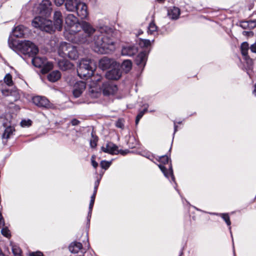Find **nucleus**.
I'll return each mask as SVG.
<instances>
[{"label":"nucleus","instance_id":"obj_1","mask_svg":"<svg viewBox=\"0 0 256 256\" xmlns=\"http://www.w3.org/2000/svg\"><path fill=\"white\" fill-rule=\"evenodd\" d=\"M112 30L108 26H97L95 28L89 22L82 21L78 32L74 35V42L84 44L93 42L94 50L99 54H108L115 49L112 38Z\"/></svg>","mask_w":256,"mask_h":256},{"label":"nucleus","instance_id":"obj_2","mask_svg":"<svg viewBox=\"0 0 256 256\" xmlns=\"http://www.w3.org/2000/svg\"><path fill=\"white\" fill-rule=\"evenodd\" d=\"M62 16L60 11H56L54 13V25L52 20L40 16L35 17L32 22V24L34 27L38 28L42 31L50 34L54 32L56 30L60 31L62 29Z\"/></svg>","mask_w":256,"mask_h":256},{"label":"nucleus","instance_id":"obj_3","mask_svg":"<svg viewBox=\"0 0 256 256\" xmlns=\"http://www.w3.org/2000/svg\"><path fill=\"white\" fill-rule=\"evenodd\" d=\"M8 42L11 48L16 49L22 54L24 60L27 63L30 62L28 58L34 57L38 52V47L29 40L18 41L9 38Z\"/></svg>","mask_w":256,"mask_h":256},{"label":"nucleus","instance_id":"obj_4","mask_svg":"<svg viewBox=\"0 0 256 256\" xmlns=\"http://www.w3.org/2000/svg\"><path fill=\"white\" fill-rule=\"evenodd\" d=\"M92 64L93 62L91 60L82 59L77 68L78 74L80 78L85 79L90 78L94 73Z\"/></svg>","mask_w":256,"mask_h":256},{"label":"nucleus","instance_id":"obj_5","mask_svg":"<svg viewBox=\"0 0 256 256\" xmlns=\"http://www.w3.org/2000/svg\"><path fill=\"white\" fill-rule=\"evenodd\" d=\"M58 52L60 56L68 57L72 60H76L78 57V52L76 48L66 42H62L60 44Z\"/></svg>","mask_w":256,"mask_h":256},{"label":"nucleus","instance_id":"obj_6","mask_svg":"<svg viewBox=\"0 0 256 256\" xmlns=\"http://www.w3.org/2000/svg\"><path fill=\"white\" fill-rule=\"evenodd\" d=\"M170 158L166 155L162 156L159 158V161L161 162L158 165L159 168L164 174V176L168 178H171V180L173 181L176 186L177 184L175 182V178L173 173L172 164L171 161L169 163Z\"/></svg>","mask_w":256,"mask_h":256},{"label":"nucleus","instance_id":"obj_7","mask_svg":"<svg viewBox=\"0 0 256 256\" xmlns=\"http://www.w3.org/2000/svg\"><path fill=\"white\" fill-rule=\"evenodd\" d=\"M10 122L5 116H0V127L2 126L4 128V132L2 134L3 143L6 144L7 140L14 134L15 128L10 125Z\"/></svg>","mask_w":256,"mask_h":256},{"label":"nucleus","instance_id":"obj_8","mask_svg":"<svg viewBox=\"0 0 256 256\" xmlns=\"http://www.w3.org/2000/svg\"><path fill=\"white\" fill-rule=\"evenodd\" d=\"M30 61L34 66L41 68V72L43 74L48 73L53 68L52 64L48 62L44 57L40 58L35 56L31 58Z\"/></svg>","mask_w":256,"mask_h":256},{"label":"nucleus","instance_id":"obj_9","mask_svg":"<svg viewBox=\"0 0 256 256\" xmlns=\"http://www.w3.org/2000/svg\"><path fill=\"white\" fill-rule=\"evenodd\" d=\"M65 22L68 28H70L71 33L76 34L78 32V28L80 24L78 18L73 14H68L65 18Z\"/></svg>","mask_w":256,"mask_h":256},{"label":"nucleus","instance_id":"obj_10","mask_svg":"<svg viewBox=\"0 0 256 256\" xmlns=\"http://www.w3.org/2000/svg\"><path fill=\"white\" fill-rule=\"evenodd\" d=\"M32 102L37 106L46 109L54 108V106L45 96H34Z\"/></svg>","mask_w":256,"mask_h":256},{"label":"nucleus","instance_id":"obj_11","mask_svg":"<svg viewBox=\"0 0 256 256\" xmlns=\"http://www.w3.org/2000/svg\"><path fill=\"white\" fill-rule=\"evenodd\" d=\"M102 94L105 96L114 94L118 90L117 86L112 82L106 81L103 82L100 88Z\"/></svg>","mask_w":256,"mask_h":256},{"label":"nucleus","instance_id":"obj_12","mask_svg":"<svg viewBox=\"0 0 256 256\" xmlns=\"http://www.w3.org/2000/svg\"><path fill=\"white\" fill-rule=\"evenodd\" d=\"M101 150L106 153H108L112 155L117 154L119 153L124 155L126 154L122 150H119L118 146L112 142H108L105 146H102Z\"/></svg>","mask_w":256,"mask_h":256},{"label":"nucleus","instance_id":"obj_13","mask_svg":"<svg viewBox=\"0 0 256 256\" xmlns=\"http://www.w3.org/2000/svg\"><path fill=\"white\" fill-rule=\"evenodd\" d=\"M38 9L41 15L46 18L48 16L52 10V4L50 0H43L40 4Z\"/></svg>","mask_w":256,"mask_h":256},{"label":"nucleus","instance_id":"obj_14","mask_svg":"<svg viewBox=\"0 0 256 256\" xmlns=\"http://www.w3.org/2000/svg\"><path fill=\"white\" fill-rule=\"evenodd\" d=\"M138 47L134 44H126L122 46V56H132L138 52Z\"/></svg>","mask_w":256,"mask_h":256},{"label":"nucleus","instance_id":"obj_15","mask_svg":"<svg viewBox=\"0 0 256 256\" xmlns=\"http://www.w3.org/2000/svg\"><path fill=\"white\" fill-rule=\"evenodd\" d=\"M76 7L75 12H76L78 16L81 19L86 18L88 14L86 4L80 1Z\"/></svg>","mask_w":256,"mask_h":256},{"label":"nucleus","instance_id":"obj_16","mask_svg":"<svg viewBox=\"0 0 256 256\" xmlns=\"http://www.w3.org/2000/svg\"><path fill=\"white\" fill-rule=\"evenodd\" d=\"M69 250L72 253L78 254L76 256H84V254L86 252L82 248V244L76 242L70 244L69 246Z\"/></svg>","mask_w":256,"mask_h":256},{"label":"nucleus","instance_id":"obj_17","mask_svg":"<svg viewBox=\"0 0 256 256\" xmlns=\"http://www.w3.org/2000/svg\"><path fill=\"white\" fill-rule=\"evenodd\" d=\"M148 54L146 52H141L136 56L135 59L136 64L139 66L140 68L142 70L145 66L147 60Z\"/></svg>","mask_w":256,"mask_h":256},{"label":"nucleus","instance_id":"obj_18","mask_svg":"<svg viewBox=\"0 0 256 256\" xmlns=\"http://www.w3.org/2000/svg\"><path fill=\"white\" fill-rule=\"evenodd\" d=\"M86 83L82 81H79L75 83L72 90L74 98H78L86 88Z\"/></svg>","mask_w":256,"mask_h":256},{"label":"nucleus","instance_id":"obj_19","mask_svg":"<svg viewBox=\"0 0 256 256\" xmlns=\"http://www.w3.org/2000/svg\"><path fill=\"white\" fill-rule=\"evenodd\" d=\"M115 62L113 59L104 57L99 62V66L102 70H106L113 66Z\"/></svg>","mask_w":256,"mask_h":256},{"label":"nucleus","instance_id":"obj_20","mask_svg":"<svg viewBox=\"0 0 256 256\" xmlns=\"http://www.w3.org/2000/svg\"><path fill=\"white\" fill-rule=\"evenodd\" d=\"M122 76V72L119 68H114L108 71L106 77L108 80H117Z\"/></svg>","mask_w":256,"mask_h":256},{"label":"nucleus","instance_id":"obj_21","mask_svg":"<svg viewBox=\"0 0 256 256\" xmlns=\"http://www.w3.org/2000/svg\"><path fill=\"white\" fill-rule=\"evenodd\" d=\"M180 14V9L176 6L170 8L168 10V16L172 20H178L179 18Z\"/></svg>","mask_w":256,"mask_h":256},{"label":"nucleus","instance_id":"obj_22","mask_svg":"<svg viewBox=\"0 0 256 256\" xmlns=\"http://www.w3.org/2000/svg\"><path fill=\"white\" fill-rule=\"evenodd\" d=\"M79 0H66L64 3L66 10L70 12H75Z\"/></svg>","mask_w":256,"mask_h":256},{"label":"nucleus","instance_id":"obj_23","mask_svg":"<svg viewBox=\"0 0 256 256\" xmlns=\"http://www.w3.org/2000/svg\"><path fill=\"white\" fill-rule=\"evenodd\" d=\"M26 28L22 25H19L12 30V34L16 38H22L26 32Z\"/></svg>","mask_w":256,"mask_h":256},{"label":"nucleus","instance_id":"obj_24","mask_svg":"<svg viewBox=\"0 0 256 256\" xmlns=\"http://www.w3.org/2000/svg\"><path fill=\"white\" fill-rule=\"evenodd\" d=\"M58 66L60 68L65 71L72 68L73 64L68 60L66 59H62L58 60Z\"/></svg>","mask_w":256,"mask_h":256},{"label":"nucleus","instance_id":"obj_25","mask_svg":"<svg viewBox=\"0 0 256 256\" xmlns=\"http://www.w3.org/2000/svg\"><path fill=\"white\" fill-rule=\"evenodd\" d=\"M244 58L246 64V73L250 77L251 71L253 68L254 60L249 56H244Z\"/></svg>","mask_w":256,"mask_h":256},{"label":"nucleus","instance_id":"obj_26","mask_svg":"<svg viewBox=\"0 0 256 256\" xmlns=\"http://www.w3.org/2000/svg\"><path fill=\"white\" fill-rule=\"evenodd\" d=\"M213 215L218 216H220L223 220L226 222V225L228 226V229L230 231L231 236H232V233L231 231V222L230 220V218L228 213H212Z\"/></svg>","mask_w":256,"mask_h":256},{"label":"nucleus","instance_id":"obj_27","mask_svg":"<svg viewBox=\"0 0 256 256\" xmlns=\"http://www.w3.org/2000/svg\"><path fill=\"white\" fill-rule=\"evenodd\" d=\"M60 77V72L58 70H54L48 74V79L49 81L54 82L58 80Z\"/></svg>","mask_w":256,"mask_h":256},{"label":"nucleus","instance_id":"obj_28","mask_svg":"<svg viewBox=\"0 0 256 256\" xmlns=\"http://www.w3.org/2000/svg\"><path fill=\"white\" fill-rule=\"evenodd\" d=\"M240 26L244 29L254 28L256 26V20L242 22Z\"/></svg>","mask_w":256,"mask_h":256},{"label":"nucleus","instance_id":"obj_29","mask_svg":"<svg viewBox=\"0 0 256 256\" xmlns=\"http://www.w3.org/2000/svg\"><path fill=\"white\" fill-rule=\"evenodd\" d=\"M132 68V62L130 60H126L123 61L121 64V68L125 72H129Z\"/></svg>","mask_w":256,"mask_h":256},{"label":"nucleus","instance_id":"obj_30","mask_svg":"<svg viewBox=\"0 0 256 256\" xmlns=\"http://www.w3.org/2000/svg\"><path fill=\"white\" fill-rule=\"evenodd\" d=\"M250 50V46L248 42H243L240 46V51L243 56H248V51Z\"/></svg>","mask_w":256,"mask_h":256},{"label":"nucleus","instance_id":"obj_31","mask_svg":"<svg viewBox=\"0 0 256 256\" xmlns=\"http://www.w3.org/2000/svg\"><path fill=\"white\" fill-rule=\"evenodd\" d=\"M144 108L142 110H140L136 119V124L137 125L140 118L143 116L144 114L148 111V104H144Z\"/></svg>","mask_w":256,"mask_h":256},{"label":"nucleus","instance_id":"obj_32","mask_svg":"<svg viewBox=\"0 0 256 256\" xmlns=\"http://www.w3.org/2000/svg\"><path fill=\"white\" fill-rule=\"evenodd\" d=\"M140 46L143 48H148L151 44V42L149 40L140 39L138 42Z\"/></svg>","mask_w":256,"mask_h":256},{"label":"nucleus","instance_id":"obj_33","mask_svg":"<svg viewBox=\"0 0 256 256\" xmlns=\"http://www.w3.org/2000/svg\"><path fill=\"white\" fill-rule=\"evenodd\" d=\"M4 82L8 86H12L13 84L12 76L10 74H6L4 78Z\"/></svg>","mask_w":256,"mask_h":256},{"label":"nucleus","instance_id":"obj_34","mask_svg":"<svg viewBox=\"0 0 256 256\" xmlns=\"http://www.w3.org/2000/svg\"><path fill=\"white\" fill-rule=\"evenodd\" d=\"M92 139L90 140V146L92 148H94L96 146L98 138L94 136L92 133Z\"/></svg>","mask_w":256,"mask_h":256},{"label":"nucleus","instance_id":"obj_35","mask_svg":"<svg viewBox=\"0 0 256 256\" xmlns=\"http://www.w3.org/2000/svg\"><path fill=\"white\" fill-rule=\"evenodd\" d=\"M12 251L14 254L15 256H22L21 253L22 250L20 248H19V246H14L12 248Z\"/></svg>","mask_w":256,"mask_h":256},{"label":"nucleus","instance_id":"obj_36","mask_svg":"<svg viewBox=\"0 0 256 256\" xmlns=\"http://www.w3.org/2000/svg\"><path fill=\"white\" fill-rule=\"evenodd\" d=\"M156 30L157 26L153 22H150L148 28V32L150 34H152L154 32H156Z\"/></svg>","mask_w":256,"mask_h":256},{"label":"nucleus","instance_id":"obj_37","mask_svg":"<svg viewBox=\"0 0 256 256\" xmlns=\"http://www.w3.org/2000/svg\"><path fill=\"white\" fill-rule=\"evenodd\" d=\"M111 164H112V161L108 162V161L104 160L101 161V162L100 163V166L102 167V168L106 170L110 166Z\"/></svg>","mask_w":256,"mask_h":256},{"label":"nucleus","instance_id":"obj_38","mask_svg":"<svg viewBox=\"0 0 256 256\" xmlns=\"http://www.w3.org/2000/svg\"><path fill=\"white\" fill-rule=\"evenodd\" d=\"M1 233L6 238H8L10 236V231L7 227L2 228L1 230Z\"/></svg>","mask_w":256,"mask_h":256},{"label":"nucleus","instance_id":"obj_39","mask_svg":"<svg viewBox=\"0 0 256 256\" xmlns=\"http://www.w3.org/2000/svg\"><path fill=\"white\" fill-rule=\"evenodd\" d=\"M116 126L120 128H124V120L122 118L118 119L116 123Z\"/></svg>","mask_w":256,"mask_h":256},{"label":"nucleus","instance_id":"obj_40","mask_svg":"<svg viewBox=\"0 0 256 256\" xmlns=\"http://www.w3.org/2000/svg\"><path fill=\"white\" fill-rule=\"evenodd\" d=\"M32 124V121L30 120H23L20 122V125L22 127L29 126Z\"/></svg>","mask_w":256,"mask_h":256},{"label":"nucleus","instance_id":"obj_41","mask_svg":"<svg viewBox=\"0 0 256 256\" xmlns=\"http://www.w3.org/2000/svg\"><path fill=\"white\" fill-rule=\"evenodd\" d=\"M91 162L93 167L96 168L98 166V163L96 162L95 156L94 155L92 156L91 158Z\"/></svg>","mask_w":256,"mask_h":256},{"label":"nucleus","instance_id":"obj_42","mask_svg":"<svg viewBox=\"0 0 256 256\" xmlns=\"http://www.w3.org/2000/svg\"><path fill=\"white\" fill-rule=\"evenodd\" d=\"M100 179H98L94 182V193L97 192L98 188L99 186L100 183Z\"/></svg>","mask_w":256,"mask_h":256},{"label":"nucleus","instance_id":"obj_43","mask_svg":"<svg viewBox=\"0 0 256 256\" xmlns=\"http://www.w3.org/2000/svg\"><path fill=\"white\" fill-rule=\"evenodd\" d=\"M66 0H54V2L56 6H60L64 2L65 3Z\"/></svg>","mask_w":256,"mask_h":256},{"label":"nucleus","instance_id":"obj_44","mask_svg":"<svg viewBox=\"0 0 256 256\" xmlns=\"http://www.w3.org/2000/svg\"><path fill=\"white\" fill-rule=\"evenodd\" d=\"M72 126H77L80 123V121L77 119L74 118L70 122Z\"/></svg>","mask_w":256,"mask_h":256},{"label":"nucleus","instance_id":"obj_45","mask_svg":"<svg viewBox=\"0 0 256 256\" xmlns=\"http://www.w3.org/2000/svg\"><path fill=\"white\" fill-rule=\"evenodd\" d=\"M30 256H44V254L40 252H36L31 253Z\"/></svg>","mask_w":256,"mask_h":256},{"label":"nucleus","instance_id":"obj_46","mask_svg":"<svg viewBox=\"0 0 256 256\" xmlns=\"http://www.w3.org/2000/svg\"><path fill=\"white\" fill-rule=\"evenodd\" d=\"M250 50L254 53H256V42L250 46Z\"/></svg>","mask_w":256,"mask_h":256},{"label":"nucleus","instance_id":"obj_47","mask_svg":"<svg viewBox=\"0 0 256 256\" xmlns=\"http://www.w3.org/2000/svg\"><path fill=\"white\" fill-rule=\"evenodd\" d=\"M2 92L4 96H8L10 92L8 90L6 89H3L2 90Z\"/></svg>","mask_w":256,"mask_h":256},{"label":"nucleus","instance_id":"obj_48","mask_svg":"<svg viewBox=\"0 0 256 256\" xmlns=\"http://www.w3.org/2000/svg\"><path fill=\"white\" fill-rule=\"evenodd\" d=\"M92 211L88 210V216H87L88 224H90V218L92 216Z\"/></svg>","mask_w":256,"mask_h":256},{"label":"nucleus","instance_id":"obj_49","mask_svg":"<svg viewBox=\"0 0 256 256\" xmlns=\"http://www.w3.org/2000/svg\"><path fill=\"white\" fill-rule=\"evenodd\" d=\"M4 224V220L2 216V213L0 212V228L1 227L2 225Z\"/></svg>","mask_w":256,"mask_h":256},{"label":"nucleus","instance_id":"obj_50","mask_svg":"<svg viewBox=\"0 0 256 256\" xmlns=\"http://www.w3.org/2000/svg\"><path fill=\"white\" fill-rule=\"evenodd\" d=\"M178 126L176 124V122H174V134H173V138H174V136L176 134V132H177L178 130Z\"/></svg>","mask_w":256,"mask_h":256},{"label":"nucleus","instance_id":"obj_51","mask_svg":"<svg viewBox=\"0 0 256 256\" xmlns=\"http://www.w3.org/2000/svg\"><path fill=\"white\" fill-rule=\"evenodd\" d=\"M102 76H98L96 79H94V80L98 82L101 80Z\"/></svg>","mask_w":256,"mask_h":256},{"label":"nucleus","instance_id":"obj_52","mask_svg":"<svg viewBox=\"0 0 256 256\" xmlns=\"http://www.w3.org/2000/svg\"><path fill=\"white\" fill-rule=\"evenodd\" d=\"M96 194V193H94V192L92 195L90 197V199L95 200Z\"/></svg>","mask_w":256,"mask_h":256},{"label":"nucleus","instance_id":"obj_53","mask_svg":"<svg viewBox=\"0 0 256 256\" xmlns=\"http://www.w3.org/2000/svg\"><path fill=\"white\" fill-rule=\"evenodd\" d=\"M93 206H94V204H90L88 210L92 211Z\"/></svg>","mask_w":256,"mask_h":256},{"label":"nucleus","instance_id":"obj_54","mask_svg":"<svg viewBox=\"0 0 256 256\" xmlns=\"http://www.w3.org/2000/svg\"><path fill=\"white\" fill-rule=\"evenodd\" d=\"M253 94L256 96V84H254V88L253 90Z\"/></svg>","mask_w":256,"mask_h":256},{"label":"nucleus","instance_id":"obj_55","mask_svg":"<svg viewBox=\"0 0 256 256\" xmlns=\"http://www.w3.org/2000/svg\"><path fill=\"white\" fill-rule=\"evenodd\" d=\"M94 200H91L90 199V204H94Z\"/></svg>","mask_w":256,"mask_h":256},{"label":"nucleus","instance_id":"obj_56","mask_svg":"<svg viewBox=\"0 0 256 256\" xmlns=\"http://www.w3.org/2000/svg\"><path fill=\"white\" fill-rule=\"evenodd\" d=\"M182 254H183V252H182V250H181V251L180 252V256H181Z\"/></svg>","mask_w":256,"mask_h":256},{"label":"nucleus","instance_id":"obj_57","mask_svg":"<svg viewBox=\"0 0 256 256\" xmlns=\"http://www.w3.org/2000/svg\"><path fill=\"white\" fill-rule=\"evenodd\" d=\"M90 247V244L89 242H88V248H89Z\"/></svg>","mask_w":256,"mask_h":256},{"label":"nucleus","instance_id":"obj_58","mask_svg":"<svg viewBox=\"0 0 256 256\" xmlns=\"http://www.w3.org/2000/svg\"><path fill=\"white\" fill-rule=\"evenodd\" d=\"M178 124H180L182 123V122H178Z\"/></svg>","mask_w":256,"mask_h":256},{"label":"nucleus","instance_id":"obj_59","mask_svg":"<svg viewBox=\"0 0 256 256\" xmlns=\"http://www.w3.org/2000/svg\"><path fill=\"white\" fill-rule=\"evenodd\" d=\"M194 208H195L196 210H199V209H198V208H195V207H194Z\"/></svg>","mask_w":256,"mask_h":256}]
</instances>
